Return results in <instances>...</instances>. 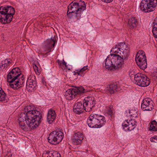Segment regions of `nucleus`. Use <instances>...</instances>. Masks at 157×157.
<instances>
[{
    "label": "nucleus",
    "instance_id": "nucleus-1",
    "mask_svg": "<svg viewBox=\"0 0 157 157\" xmlns=\"http://www.w3.org/2000/svg\"><path fill=\"white\" fill-rule=\"evenodd\" d=\"M24 110L26 113H21L18 119L21 128L26 130V128L32 129L36 128L41 122L40 112L30 105L25 106Z\"/></svg>",
    "mask_w": 157,
    "mask_h": 157
},
{
    "label": "nucleus",
    "instance_id": "nucleus-2",
    "mask_svg": "<svg viewBox=\"0 0 157 157\" xmlns=\"http://www.w3.org/2000/svg\"><path fill=\"white\" fill-rule=\"evenodd\" d=\"M130 50L128 46L125 43H120L113 47L111 50L112 55L120 57L124 62L128 60Z\"/></svg>",
    "mask_w": 157,
    "mask_h": 157
},
{
    "label": "nucleus",
    "instance_id": "nucleus-3",
    "mask_svg": "<svg viewBox=\"0 0 157 157\" xmlns=\"http://www.w3.org/2000/svg\"><path fill=\"white\" fill-rule=\"evenodd\" d=\"M15 10L11 6H6L0 7V21L3 24L10 23L12 20Z\"/></svg>",
    "mask_w": 157,
    "mask_h": 157
},
{
    "label": "nucleus",
    "instance_id": "nucleus-4",
    "mask_svg": "<svg viewBox=\"0 0 157 157\" xmlns=\"http://www.w3.org/2000/svg\"><path fill=\"white\" fill-rule=\"evenodd\" d=\"M112 55H109L105 60V67L108 70H118L123 67L124 62L122 61L120 57Z\"/></svg>",
    "mask_w": 157,
    "mask_h": 157
},
{
    "label": "nucleus",
    "instance_id": "nucleus-5",
    "mask_svg": "<svg viewBox=\"0 0 157 157\" xmlns=\"http://www.w3.org/2000/svg\"><path fill=\"white\" fill-rule=\"evenodd\" d=\"M67 15L70 18L71 17L70 14L75 13L77 19H79L81 17V13L85 10L86 5L84 1H81L78 3L76 2H72L68 7Z\"/></svg>",
    "mask_w": 157,
    "mask_h": 157
},
{
    "label": "nucleus",
    "instance_id": "nucleus-6",
    "mask_svg": "<svg viewBox=\"0 0 157 157\" xmlns=\"http://www.w3.org/2000/svg\"><path fill=\"white\" fill-rule=\"evenodd\" d=\"M106 122L104 116L96 114H91L88 117L87 123L91 128H98L102 127Z\"/></svg>",
    "mask_w": 157,
    "mask_h": 157
},
{
    "label": "nucleus",
    "instance_id": "nucleus-7",
    "mask_svg": "<svg viewBox=\"0 0 157 157\" xmlns=\"http://www.w3.org/2000/svg\"><path fill=\"white\" fill-rule=\"evenodd\" d=\"M157 7V0H142L140 3V9L145 12L154 11Z\"/></svg>",
    "mask_w": 157,
    "mask_h": 157
},
{
    "label": "nucleus",
    "instance_id": "nucleus-8",
    "mask_svg": "<svg viewBox=\"0 0 157 157\" xmlns=\"http://www.w3.org/2000/svg\"><path fill=\"white\" fill-rule=\"evenodd\" d=\"M64 134L61 131L56 130L51 132L48 137V141L52 144H57L60 142L63 138Z\"/></svg>",
    "mask_w": 157,
    "mask_h": 157
},
{
    "label": "nucleus",
    "instance_id": "nucleus-9",
    "mask_svg": "<svg viewBox=\"0 0 157 157\" xmlns=\"http://www.w3.org/2000/svg\"><path fill=\"white\" fill-rule=\"evenodd\" d=\"M136 61L137 65L141 69L144 70L147 67L146 57L143 51H138L136 56Z\"/></svg>",
    "mask_w": 157,
    "mask_h": 157
},
{
    "label": "nucleus",
    "instance_id": "nucleus-10",
    "mask_svg": "<svg viewBox=\"0 0 157 157\" xmlns=\"http://www.w3.org/2000/svg\"><path fill=\"white\" fill-rule=\"evenodd\" d=\"M136 84L142 87H146L150 84L149 79L145 75L138 73L134 75Z\"/></svg>",
    "mask_w": 157,
    "mask_h": 157
},
{
    "label": "nucleus",
    "instance_id": "nucleus-11",
    "mask_svg": "<svg viewBox=\"0 0 157 157\" xmlns=\"http://www.w3.org/2000/svg\"><path fill=\"white\" fill-rule=\"evenodd\" d=\"M56 39L54 38L47 39L44 42L43 47L40 54L44 56L50 52L52 48L55 46Z\"/></svg>",
    "mask_w": 157,
    "mask_h": 157
},
{
    "label": "nucleus",
    "instance_id": "nucleus-12",
    "mask_svg": "<svg viewBox=\"0 0 157 157\" xmlns=\"http://www.w3.org/2000/svg\"><path fill=\"white\" fill-rule=\"evenodd\" d=\"M21 70L18 67H15L12 69L8 73L7 76L8 82L10 84H13L21 75Z\"/></svg>",
    "mask_w": 157,
    "mask_h": 157
},
{
    "label": "nucleus",
    "instance_id": "nucleus-13",
    "mask_svg": "<svg viewBox=\"0 0 157 157\" xmlns=\"http://www.w3.org/2000/svg\"><path fill=\"white\" fill-rule=\"evenodd\" d=\"M83 105L84 110L86 112L92 111V108L95 106V101L94 98L90 97L89 99L86 98L83 101Z\"/></svg>",
    "mask_w": 157,
    "mask_h": 157
},
{
    "label": "nucleus",
    "instance_id": "nucleus-14",
    "mask_svg": "<svg viewBox=\"0 0 157 157\" xmlns=\"http://www.w3.org/2000/svg\"><path fill=\"white\" fill-rule=\"evenodd\" d=\"M153 103L150 99L146 98L143 100L141 108L143 111H151L153 109Z\"/></svg>",
    "mask_w": 157,
    "mask_h": 157
},
{
    "label": "nucleus",
    "instance_id": "nucleus-15",
    "mask_svg": "<svg viewBox=\"0 0 157 157\" xmlns=\"http://www.w3.org/2000/svg\"><path fill=\"white\" fill-rule=\"evenodd\" d=\"M136 123L134 120L125 121L122 124L123 128L125 131H131L135 127Z\"/></svg>",
    "mask_w": 157,
    "mask_h": 157
},
{
    "label": "nucleus",
    "instance_id": "nucleus-16",
    "mask_svg": "<svg viewBox=\"0 0 157 157\" xmlns=\"http://www.w3.org/2000/svg\"><path fill=\"white\" fill-rule=\"evenodd\" d=\"M24 77L23 75L21 76V78H17V80L13 84H10L9 86L10 87L14 90H17L20 87L24 86Z\"/></svg>",
    "mask_w": 157,
    "mask_h": 157
},
{
    "label": "nucleus",
    "instance_id": "nucleus-17",
    "mask_svg": "<svg viewBox=\"0 0 157 157\" xmlns=\"http://www.w3.org/2000/svg\"><path fill=\"white\" fill-rule=\"evenodd\" d=\"M84 110L83 105L81 102H77L74 104L73 110L75 113L79 114L82 113Z\"/></svg>",
    "mask_w": 157,
    "mask_h": 157
},
{
    "label": "nucleus",
    "instance_id": "nucleus-18",
    "mask_svg": "<svg viewBox=\"0 0 157 157\" xmlns=\"http://www.w3.org/2000/svg\"><path fill=\"white\" fill-rule=\"evenodd\" d=\"M56 117L55 111L51 109H50L48 110L47 113V121L49 124H51L54 121Z\"/></svg>",
    "mask_w": 157,
    "mask_h": 157
},
{
    "label": "nucleus",
    "instance_id": "nucleus-19",
    "mask_svg": "<svg viewBox=\"0 0 157 157\" xmlns=\"http://www.w3.org/2000/svg\"><path fill=\"white\" fill-rule=\"evenodd\" d=\"M75 90L74 89L71 88L67 90L65 93V97L66 99L69 100H72L76 95Z\"/></svg>",
    "mask_w": 157,
    "mask_h": 157
},
{
    "label": "nucleus",
    "instance_id": "nucleus-20",
    "mask_svg": "<svg viewBox=\"0 0 157 157\" xmlns=\"http://www.w3.org/2000/svg\"><path fill=\"white\" fill-rule=\"evenodd\" d=\"M117 86L116 84H111L107 86L105 88V90L109 94H114L117 91Z\"/></svg>",
    "mask_w": 157,
    "mask_h": 157
},
{
    "label": "nucleus",
    "instance_id": "nucleus-21",
    "mask_svg": "<svg viewBox=\"0 0 157 157\" xmlns=\"http://www.w3.org/2000/svg\"><path fill=\"white\" fill-rule=\"evenodd\" d=\"M138 24L137 20L135 17H132L129 19L128 25L130 29H133L136 28Z\"/></svg>",
    "mask_w": 157,
    "mask_h": 157
},
{
    "label": "nucleus",
    "instance_id": "nucleus-22",
    "mask_svg": "<svg viewBox=\"0 0 157 157\" xmlns=\"http://www.w3.org/2000/svg\"><path fill=\"white\" fill-rule=\"evenodd\" d=\"M42 157H61V156L57 151H51L44 152Z\"/></svg>",
    "mask_w": 157,
    "mask_h": 157
},
{
    "label": "nucleus",
    "instance_id": "nucleus-23",
    "mask_svg": "<svg viewBox=\"0 0 157 157\" xmlns=\"http://www.w3.org/2000/svg\"><path fill=\"white\" fill-rule=\"evenodd\" d=\"M26 86L27 89L30 88L29 90H33L37 86L36 79H35L34 80H31L30 82H29L28 81H27Z\"/></svg>",
    "mask_w": 157,
    "mask_h": 157
},
{
    "label": "nucleus",
    "instance_id": "nucleus-24",
    "mask_svg": "<svg viewBox=\"0 0 157 157\" xmlns=\"http://www.w3.org/2000/svg\"><path fill=\"white\" fill-rule=\"evenodd\" d=\"M152 32L155 38H157V16L153 24Z\"/></svg>",
    "mask_w": 157,
    "mask_h": 157
},
{
    "label": "nucleus",
    "instance_id": "nucleus-25",
    "mask_svg": "<svg viewBox=\"0 0 157 157\" xmlns=\"http://www.w3.org/2000/svg\"><path fill=\"white\" fill-rule=\"evenodd\" d=\"M10 63V62L9 59H6L4 61L1 62L0 67L1 68H4L5 67L7 68V66L9 65Z\"/></svg>",
    "mask_w": 157,
    "mask_h": 157
},
{
    "label": "nucleus",
    "instance_id": "nucleus-26",
    "mask_svg": "<svg viewBox=\"0 0 157 157\" xmlns=\"http://www.w3.org/2000/svg\"><path fill=\"white\" fill-rule=\"evenodd\" d=\"M149 130L153 131H157V123L155 121H153L149 127Z\"/></svg>",
    "mask_w": 157,
    "mask_h": 157
},
{
    "label": "nucleus",
    "instance_id": "nucleus-27",
    "mask_svg": "<svg viewBox=\"0 0 157 157\" xmlns=\"http://www.w3.org/2000/svg\"><path fill=\"white\" fill-rule=\"evenodd\" d=\"M74 89L75 90V92L76 95L86 93L87 92V90L82 87H80L77 89Z\"/></svg>",
    "mask_w": 157,
    "mask_h": 157
},
{
    "label": "nucleus",
    "instance_id": "nucleus-28",
    "mask_svg": "<svg viewBox=\"0 0 157 157\" xmlns=\"http://www.w3.org/2000/svg\"><path fill=\"white\" fill-rule=\"evenodd\" d=\"M73 138L76 139H78L81 141H82L83 139V136L82 133L79 132L75 133L73 136Z\"/></svg>",
    "mask_w": 157,
    "mask_h": 157
},
{
    "label": "nucleus",
    "instance_id": "nucleus-29",
    "mask_svg": "<svg viewBox=\"0 0 157 157\" xmlns=\"http://www.w3.org/2000/svg\"><path fill=\"white\" fill-rule=\"evenodd\" d=\"M6 97V94L2 90V89L0 87V101L5 100Z\"/></svg>",
    "mask_w": 157,
    "mask_h": 157
},
{
    "label": "nucleus",
    "instance_id": "nucleus-30",
    "mask_svg": "<svg viewBox=\"0 0 157 157\" xmlns=\"http://www.w3.org/2000/svg\"><path fill=\"white\" fill-rule=\"evenodd\" d=\"M73 73H74V75H77L78 76L82 77L84 76L85 74L81 69L76 70L75 71H74Z\"/></svg>",
    "mask_w": 157,
    "mask_h": 157
},
{
    "label": "nucleus",
    "instance_id": "nucleus-31",
    "mask_svg": "<svg viewBox=\"0 0 157 157\" xmlns=\"http://www.w3.org/2000/svg\"><path fill=\"white\" fill-rule=\"evenodd\" d=\"M82 142V141H81V140L78 139H75L73 137V143L75 144L76 145H78L80 144Z\"/></svg>",
    "mask_w": 157,
    "mask_h": 157
},
{
    "label": "nucleus",
    "instance_id": "nucleus-32",
    "mask_svg": "<svg viewBox=\"0 0 157 157\" xmlns=\"http://www.w3.org/2000/svg\"><path fill=\"white\" fill-rule=\"evenodd\" d=\"M36 79V76L33 75H30L28 77L27 81H28L29 82H30L32 80H34Z\"/></svg>",
    "mask_w": 157,
    "mask_h": 157
},
{
    "label": "nucleus",
    "instance_id": "nucleus-33",
    "mask_svg": "<svg viewBox=\"0 0 157 157\" xmlns=\"http://www.w3.org/2000/svg\"><path fill=\"white\" fill-rule=\"evenodd\" d=\"M151 75L153 79H157V69L155 70L152 73Z\"/></svg>",
    "mask_w": 157,
    "mask_h": 157
},
{
    "label": "nucleus",
    "instance_id": "nucleus-34",
    "mask_svg": "<svg viewBox=\"0 0 157 157\" xmlns=\"http://www.w3.org/2000/svg\"><path fill=\"white\" fill-rule=\"evenodd\" d=\"M80 69L85 73H86V71H88L89 70V69L88 68V66H84Z\"/></svg>",
    "mask_w": 157,
    "mask_h": 157
},
{
    "label": "nucleus",
    "instance_id": "nucleus-35",
    "mask_svg": "<svg viewBox=\"0 0 157 157\" xmlns=\"http://www.w3.org/2000/svg\"><path fill=\"white\" fill-rule=\"evenodd\" d=\"M107 113L109 115L111 116H112L113 114V111L110 108H109L108 109Z\"/></svg>",
    "mask_w": 157,
    "mask_h": 157
},
{
    "label": "nucleus",
    "instance_id": "nucleus-36",
    "mask_svg": "<svg viewBox=\"0 0 157 157\" xmlns=\"http://www.w3.org/2000/svg\"><path fill=\"white\" fill-rule=\"evenodd\" d=\"M150 141L151 142L157 143V136L153 137L150 138Z\"/></svg>",
    "mask_w": 157,
    "mask_h": 157
},
{
    "label": "nucleus",
    "instance_id": "nucleus-37",
    "mask_svg": "<svg viewBox=\"0 0 157 157\" xmlns=\"http://www.w3.org/2000/svg\"><path fill=\"white\" fill-rule=\"evenodd\" d=\"M102 2L105 3H110L113 1V0H101Z\"/></svg>",
    "mask_w": 157,
    "mask_h": 157
},
{
    "label": "nucleus",
    "instance_id": "nucleus-38",
    "mask_svg": "<svg viewBox=\"0 0 157 157\" xmlns=\"http://www.w3.org/2000/svg\"><path fill=\"white\" fill-rule=\"evenodd\" d=\"M57 62L58 63L59 66L61 67V66L62 65V61H61L59 60L58 59L57 60Z\"/></svg>",
    "mask_w": 157,
    "mask_h": 157
},
{
    "label": "nucleus",
    "instance_id": "nucleus-39",
    "mask_svg": "<svg viewBox=\"0 0 157 157\" xmlns=\"http://www.w3.org/2000/svg\"><path fill=\"white\" fill-rule=\"evenodd\" d=\"M33 67L34 71L38 69L37 66L35 64H33Z\"/></svg>",
    "mask_w": 157,
    "mask_h": 157
},
{
    "label": "nucleus",
    "instance_id": "nucleus-40",
    "mask_svg": "<svg viewBox=\"0 0 157 157\" xmlns=\"http://www.w3.org/2000/svg\"><path fill=\"white\" fill-rule=\"evenodd\" d=\"M35 71L36 74L37 75H39L40 74V71L38 70V69H37L36 70H35Z\"/></svg>",
    "mask_w": 157,
    "mask_h": 157
},
{
    "label": "nucleus",
    "instance_id": "nucleus-41",
    "mask_svg": "<svg viewBox=\"0 0 157 157\" xmlns=\"http://www.w3.org/2000/svg\"><path fill=\"white\" fill-rule=\"evenodd\" d=\"M67 63L66 62H65L64 60L63 59L62 60V65H65L66 67H67Z\"/></svg>",
    "mask_w": 157,
    "mask_h": 157
},
{
    "label": "nucleus",
    "instance_id": "nucleus-42",
    "mask_svg": "<svg viewBox=\"0 0 157 157\" xmlns=\"http://www.w3.org/2000/svg\"><path fill=\"white\" fill-rule=\"evenodd\" d=\"M42 82H43V84H44V83L45 82L44 81H43Z\"/></svg>",
    "mask_w": 157,
    "mask_h": 157
}]
</instances>
